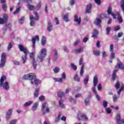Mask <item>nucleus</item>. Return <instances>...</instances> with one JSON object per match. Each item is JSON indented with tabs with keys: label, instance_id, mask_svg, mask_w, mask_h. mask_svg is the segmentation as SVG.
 <instances>
[{
	"label": "nucleus",
	"instance_id": "obj_1",
	"mask_svg": "<svg viewBox=\"0 0 124 124\" xmlns=\"http://www.w3.org/2000/svg\"><path fill=\"white\" fill-rule=\"evenodd\" d=\"M18 48L20 52H23V53H24V55L22 57L23 61L22 63H26V62H27V57L28 56V54H29V50H28L27 48L24 47V46L22 45H19Z\"/></svg>",
	"mask_w": 124,
	"mask_h": 124
},
{
	"label": "nucleus",
	"instance_id": "obj_2",
	"mask_svg": "<svg viewBox=\"0 0 124 124\" xmlns=\"http://www.w3.org/2000/svg\"><path fill=\"white\" fill-rule=\"evenodd\" d=\"M46 56H47V50L46 48H43L41 50L40 55L37 57V59L39 62H42Z\"/></svg>",
	"mask_w": 124,
	"mask_h": 124
},
{
	"label": "nucleus",
	"instance_id": "obj_3",
	"mask_svg": "<svg viewBox=\"0 0 124 124\" xmlns=\"http://www.w3.org/2000/svg\"><path fill=\"white\" fill-rule=\"evenodd\" d=\"M34 14L35 17H33L32 16H30V19L31 21L30 25L31 26V27H34L35 24V22H34V21H33L34 20H35V21H38V20H39V15H38L37 12L34 11Z\"/></svg>",
	"mask_w": 124,
	"mask_h": 124
},
{
	"label": "nucleus",
	"instance_id": "obj_4",
	"mask_svg": "<svg viewBox=\"0 0 124 124\" xmlns=\"http://www.w3.org/2000/svg\"><path fill=\"white\" fill-rule=\"evenodd\" d=\"M6 53H2L1 56V60L0 61V68H2L5 65L6 62Z\"/></svg>",
	"mask_w": 124,
	"mask_h": 124
},
{
	"label": "nucleus",
	"instance_id": "obj_5",
	"mask_svg": "<svg viewBox=\"0 0 124 124\" xmlns=\"http://www.w3.org/2000/svg\"><path fill=\"white\" fill-rule=\"evenodd\" d=\"M41 111L43 112V115H46V113H49L50 112V108L47 105V103L45 102L43 103L42 105Z\"/></svg>",
	"mask_w": 124,
	"mask_h": 124
},
{
	"label": "nucleus",
	"instance_id": "obj_6",
	"mask_svg": "<svg viewBox=\"0 0 124 124\" xmlns=\"http://www.w3.org/2000/svg\"><path fill=\"white\" fill-rule=\"evenodd\" d=\"M83 62H84V59L83 58H80L79 61V65H81V64H82L79 73L80 76H82V75H84V63H83Z\"/></svg>",
	"mask_w": 124,
	"mask_h": 124
},
{
	"label": "nucleus",
	"instance_id": "obj_7",
	"mask_svg": "<svg viewBox=\"0 0 124 124\" xmlns=\"http://www.w3.org/2000/svg\"><path fill=\"white\" fill-rule=\"evenodd\" d=\"M35 83V86H38L39 84H40V80L36 78V76L34 75L33 78L31 81V84L33 85Z\"/></svg>",
	"mask_w": 124,
	"mask_h": 124
},
{
	"label": "nucleus",
	"instance_id": "obj_8",
	"mask_svg": "<svg viewBox=\"0 0 124 124\" xmlns=\"http://www.w3.org/2000/svg\"><path fill=\"white\" fill-rule=\"evenodd\" d=\"M7 20H8V15L6 14H4L2 18L0 17V24L2 25V24H5V23H7Z\"/></svg>",
	"mask_w": 124,
	"mask_h": 124
},
{
	"label": "nucleus",
	"instance_id": "obj_9",
	"mask_svg": "<svg viewBox=\"0 0 124 124\" xmlns=\"http://www.w3.org/2000/svg\"><path fill=\"white\" fill-rule=\"evenodd\" d=\"M34 76V74L33 73L29 74L24 75L23 76V79H24V80H30V81H31Z\"/></svg>",
	"mask_w": 124,
	"mask_h": 124
},
{
	"label": "nucleus",
	"instance_id": "obj_10",
	"mask_svg": "<svg viewBox=\"0 0 124 124\" xmlns=\"http://www.w3.org/2000/svg\"><path fill=\"white\" fill-rule=\"evenodd\" d=\"M117 124H124V119H121V114L118 113L116 116Z\"/></svg>",
	"mask_w": 124,
	"mask_h": 124
},
{
	"label": "nucleus",
	"instance_id": "obj_11",
	"mask_svg": "<svg viewBox=\"0 0 124 124\" xmlns=\"http://www.w3.org/2000/svg\"><path fill=\"white\" fill-rule=\"evenodd\" d=\"M101 19L102 18L101 17H96L95 21H94V24L95 26H98L100 28H101Z\"/></svg>",
	"mask_w": 124,
	"mask_h": 124
},
{
	"label": "nucleus",
	"instance_id": "obj_12",
	"mask_svg": "<svg viewBox=\"0 0 124 124\" xmlns=\"http://www.w3.org/2000/svg\"><path fill=\"white\" fill-rule=\"evenodd\" d=\"M35 39H36V40H38V41L39 40V36H38V35H36L35 36V38H32V49H33V50H35V42H36Z\"/></svg>",
	"mask_w": 124,
	"mask_h": 124
},
{
	"label": "nucleus",
	"instance_id": "obj_13",
	"mask_svg": "<svg viewBox=\"0 0 124 124\" xmlns=\"http://www.w3.org/2000/svg\"><path fill=\"white\" fill-rule=\"evenodd\" d=\"M74 22H76L78 25H80L81 24V17H79V16L77 15L74 16Z\"/></svg>",
	"mask_w": 124,
	"mask_h": 124
},
{
	"label": "nucleus",
	"instance_id": "obj_14",
	"mask_svg": "<svg viewBox=\"0 0 124 124\" xmlns=\"http://www.w3.org/2000/svg\"><path fill=\"white\" fill-rule=\"evenodd\" d=\"M12 112H13V110L12 109H9L6 114V119L7 121H9L11 115H12Z\"/></svg>",
	"mask_w": 124,
	"mask_h": 124
},
{
	"label": "nucleus",
	"instance_id": "obj_15",
	"mask_svg": "<svg viewBox=\"0 0 124 124\" xmlns=\"http://www.w3.org/2000/svg\"><path fill=\"white\" fill-rule=\"evenodd\" d=\"M107 13L108 15H111V16H112L113 19H116V15L112 13V7H108Z\"/></svg>",
	"mask_w": 124,
	"mask_h": 124
},
{
	"label": "nucleus",
	"instance_id": "obj_16",
	"mask_svg": "<svg viewBox=\"0 0 124 124\" xmlns=\"http://www.w3.org/2000/svg\"><path fill=\"white\" fill-rule=\"evenodd\" d=\"M93 5L91 3H89L87 5L86 8V13H91Z\"/></svg>",
	"mask_w": 124,
	"mask_h": 124
},
{
	"label": "nucleus",
	"instance_id": "obj_17",
	"mask_svg": "<svg viewBox=\"0 0 124 124\" xmlns=\"http://www.w3.org/2000/svg\"><path fill=\"white\" fill-rule=\"evenodd\" d=\"M47 30L48 32L52 31H53V25H52V22L49 21L47 23Z\"/></svg>",
	"mask_w": 124,
	"mask_h": 124
},
{
	"label": "nucleus",
	"instance_id": "obj_18",
	"mask_svg": "<svg viewBox=\"0 0 124 124\" xmlns=\"http://www.w3.org/2000/svg\"><path fill=\"white\" fill-rule=\"evenodd\" d=\"M53 61H57L58 60V50L56 49H53Z\"/></svg>",
	"mask_w": 124,
	"mask_h": 124
},
{
	"label": "nucleus",
	"instance_id": "obj_19",
	"mask_svg": "<svg viewBox=\"0 0 124 124\" xmlns=\"http://www.w3.org/2000/svg\"><path fill=\"white\" fill-rule=\"evenodd\" d=\"M90 79V77L89 75H87L86 76V78L84 79L83 82H84V85L85 86V88H87V85H88V83H89V79Z\"/></svg>",
	"mask_w": 124,
	"mask_h": 124
},
{
	"label": "nucleus",
	"instance_id": "obj_20",
	"mask_svg": "<svg viewBox=\"0 0 124 124\" xmlns=\"http://www.w3.org/2000/svg\"><path fill=\"white\" fill-rule=\"evenodd\" d=\"M2 88L4 89V90H5L6 91H8L9 90V85H8V82H4L2 85Z\"/></svg>",
	"mask_w": 124,
	"mask_h": 124
},
{
	"label": "nucleus",
	"instance_id": "obj_21",
	"mask_svg": "<svg viewBox=\"0 0 124 124\" xmlns=\"http://www.w3.org/2000/svg\"><path fill=\"white\" fill-rule=\"evenodd\" d=\"M97 83H98V78H97V76H95L93 78V84L94 87H96V85H97Z\"/></svg>",
	"mask_w": 124,
	"mask_h": 124
},
{
	"label": "nucleus",
	"instance_id": "obj_22",
	"mask_svg": "<svg viewBox=\"0 0 124 124\" xmlns=\"http://www.w3.org/2000/svg\"><path fill=\"white\" fill-rule=\"evenodd\" d=\"M98 35V30L94 29V32L93 33L91 37H93V38H97Z\"/></svg>",
	"mask_w": 124,
	"mask_h": 124
},
{
	"label": "nucleus",
	"instance_id": "obj_23",
	"mask_svg": "<svg viewBox=\"0 0 124 124\" xmlns=\"http://www.w3.org/2000/svg\"><path fill=\"white\" fill-rule=\"evenodd\" d=\"M116 16H118L117 17V19L119 21V24H122L123 22V18L122 16H120V13L118 12L116 14H115Z\"/></svg>",
	"mask_w": 124,
	"mask_h": 124
},
{
	"label": "nucleus",
	"instance_id": "obj_24",
	"mask_svg": "<svg viewBox=\"0 0 124 124\" xmlns=\"http://www.w3.org/2000/svg\"><path fill=\"white\" fill-rule=\"evenodd\" d=\"M5 80H6V77L5 76H2L0 79V87L2 86V84H3V82L4 81H5Z\"/></svg>",
	"mask_w": 124,
	"mask_h": 124
},
{
	"label": "nucleus",
	"instance_id": "obj_25",
	"mask_svg": "<svg viewBox=\"0 0 124 124\" xmlns=\"http://www.w3.org/2000/svg\"><path fill=\"white\" fill-rule=\"evenodd\" d=\"M39 94V88H37L34 92V97H38V95Z\"/></svg>",
	"mask_w": 124,
	"mask_h": 124
},
{
	"label": "nucleus",
	"instance_id": "obj_26",
	"mask_svg": "<svg viewBox=\"0 0 124 124\" xmlns=\"http://www.w3.org/2000/svg\"><path fill=\"white\" fill-rule=\"evenodd\" d=\"M118 69H116L113 71V73L112 76V79L113 81H115V80H116V77H117V75L116 74V72H118Z\"/></svg>",
	"mask_w": 124,
	"mask_h": 124
},
{
	"label": "nucleus",
	"instance_id": "obj_27",
	"mask_svg": "<svg viewBox=\"0 0 124 124\" xmlns=\"http://www.w3.org/2000/svg\"><path fill=\"white\" fill-rule=\"evenodd\" d=\"M68 15H69V13H67L63 16V19L65 22H69V18H68Z\"/></svg>",
	"mask_w": 124,
	"mask_h": 124
},
{
	"label": "nucleus",
	"instance_id": "obj_28",
	"mask_svg": "<svg viewBox=\"0 0 124 124\" xmlns=\"http://www.w3.org/2000/svg\"><path fill=\"white\" fill-rule=\"evenodd\" d=\"M116 68H120V69H124V65L122 62H120L117 63V65L115 66Z\"/></svg>",
	"mask_w": 124,
	"mask_h": 124
},
{
	"label": "nucleus",
	"instance_id": "obj_29",
	"mask_svg": "<svg viewBox=\"0 0 124 124\" xmlns=\"http://www.w3.org/2000/svg\"><path fill=\"white\" fill-rule=\"evenodd\" d=\"M32 64L34 69H36V67H37V62L35 59L34 60H32Z\"/></svg>",
	"mask_w": 124,
	"mask_h": 124
},
{
	"label": "nucleus",
	"instance_id": "obj_30",
	"mask_svg": "<svg viewBox=\"0 0 124 124\" xmlns=\"http://www.w3.org/2000/svg\"><path fill=\"white\" fill-rule=\"evenodd\" d=\"M32 103H33V101H29L28 102H27L24 104V106H25V107H28V106H31V105Z\"/></svg>",
	"mask_w": 124,
	"mask_h": 124
},
{
	"label": "nucleus",
	"instance_id": "obj_31",
	"mask_svg": "<svg viewBox=\"0 0 124 124\" xmlns=\"http://www.w3.org/2000/svg\"><path fill=\"white\" fill-rule=\"evenodd\" d=\"M37 107H38V103L36 102L34 103V104L33 105L32 107V111H35V110L37 109Z\"/></svg>",
	"mask_w": 124,
	"mask_h": 124
},
{
	"label": "nucleus",
	"instance_id": "obj_32",
	"mask_svg": "<svg viewBox=\"0 0 124 124\" xmlns=\"http://www.w3.org/2000/svg\"><path fill=\"white\" fill-rule=\"evenodd\" d=\"M46 38L43 36L41 40V44L42 46H44L46 44Z\"/></svg>",
	"mask_w": 124,
	"mask_h": 124
},
{
	"label": "nucleus",
	"instance_id": "obj_33",
	"mask_svg": "<svg viewBox=\"0 0 124 124\" xmlns=\"http://www.w3.org/2000/svg\"><path fill=\"white\" fill-rule=\"evenodd\" d=\"M12 47H13V42H11L9 43L8 47H7V50L10 51V50L11 49V48H12Z\"/></svg>",
	"mask_w": 124,
	"mask_h": 124
},
{
	"label": "nucleus",
	"instance_id": "obj_34",
	"mask_svg": "<svg viewBox=\"0 0 124 124\" xmlns=\"http://www.w3.org/2000/svg\"><path fill=\"white\" fill-rule=\"evenodd\" d=\"M59 106L61 107V108H64V105L63 104V101L62 100L60 99L59 102Z\"/></svg>",
	"mask_w": 124,
	"mask_h": 124
},
{
	"label": "nucleus",
	"instance_id": "obj_35",
	"mask_svg": "<svg viewBox=\"0 0 124 124\" xmlns=\"http://www.w3.org/2000/svg\"><path fill=\"white\" fill-rule=\"evenodd\" d=\"M74 81H76V82H80V78H79V76H78V75H75L74 77Z\"/></svg>",
	"mask_w": 124,
	"mask_h": 124
},
{
	"label": "nucleus",
	"instance_id": "obj_36",
	"mask_svg": "<svg viewBox=\"0 0 124 124\" xmlns=\"http://www.w3.org/2000/svg\"><path fill=\"white\" fill-rule=\"evenodd\" d=\"M93 54L95 56H98L100 55V52L98 50H93Z\"/></svg>",
	"mask_w": 124,
	"mask_h": 124
},
{
	"label": "nucleus",
	"instance_id": "obj_37",
	"mask_svg": "<svg viewBox=\"0 0 124 124\" xmlns=\"http://www.w3.org/2000/svg\"><path fill=\"white\" fill-rule=\"evenodd\" d=\"M53 80H54V82H59V83H62V79L60 78H54Z\"/></svg>",
	"mask_w": 124,
	"mask_h": 124
},
{
	"label": "nucleus",
	"instance_id": "obj_38",
	"mask_svg": "<svg viewBox=\"0 0 124 124\" xmlns=\"http://www.w3.org/2000/svg\"><path fill=\"white\" fill-rule=\"evenodd\" d=\"M120 86H121V83H120V82H119V81H117L115 85H114L115 88L117 90H119V89H120Z\"/></svg>",
	"mask_w": 124,
	"mask_h": 124
},
{
	"label": "nucleus",
	"instance_id": "obj_39",
	"mask_svg": "<svg viewBox=\"0 0 124 124\" xmlns=\"http://www.w3.org/2000/svg\"><path fill=\"white\" fill-rule=\"evenodd\" d=\"M62 116L61 113H59L58 117L56 118V120L55 121V123H59L60 121L61 120V117Z\"/></svg>",
	"mask_w": 124,
	"mask_h": 124
},
{
	"label": "nucleus",
	"instance_id": "obj_40",
	"mask_svg": "<svg viewBox=\"0 0 124 124\" xmlns=\"http://www.w3.org/2000/svg\"><path fill=\"white\" fill-rule=\"evenodd\" d=\"M111 31V27H107L106 29V34L107 35H109L110 34V31Z\"/></svg>",
	"mask_w": 124,
	"mask_h": 124
},
{
	"label": "nucleus",
	"instance_id": "obj_41",
	"mask_svg": "<svg viewBox=\"0 0 124 124\" xmlns=\"http://www.w3.org/2000/svg\"><path fill=\"white\" fill-rule=\"evenodd\" d=\"M28 6V8L29 9V10H34L35 9V7H34V6L32 5H31L29 3H28L27 4Z\"/></svg>",
	"mask_w": 124,
	"mask_h": 124
},
{
	"label": "nucleus",
	"instance_id": "obj_42",
	"mask_svg": "<svg viewBox=\"0 0 124 124\" xmlns=\"http://www.w3.org/2000/svg\"><path fill=\"white\" fill-rule=\"evenodd\" d=\"M60 79H62V83L63 82V80H65L66 79V75H65V73H62V78Z\"/></svg>",
	"mask_w": 124,
	"mask_h": 124
},
{
	"label": "nucleus",
	"instance_id": "obj_43",
	"mask_svg": "<svg viewBox=\"0 0 124 124\" xmlns=\"http://www.w3.org/2000/svg\"><path fill=\"white\" fill-rule=\"evenodd\" d=\"M89 103H90V99L88 98H85L84 100V105H85V106H88Z\"/></svg>",
	"mask_w": 124,
	"mask_h": 124
},
{
	"label": "nucleus",
	"instance_id": "obj_44",
	"mask_svg": "<svg viewBox=\"0 0 124 124\" xmlns=\"http://www.w3.org/2000/svg\"><path fill=\"white\" fill-rule=\"evenodd\" d=\"M34 52H32L30 53V58L31 59V60H32V61L35 60V58H34Z\"/></svg>",
	"mask_w": 124,
	"mask_h": 124
},
{
	"label": "nucleus",
	"instance_id": "obj_45",
	"mask_svg": "<svg viewBox=\"0 0 124 124\" xmlns=\"http://www.w3.org/2000/svg\"><path fill=\"white\" fill-rule=\"evenodd\" d=\"M71 67L72 69H73V70H75V71H76V70H77V66L76 65H75L74 63H71Z\"/></svg>",
	"mask_w": 124,
	"mask_h": 124
},
{
	"label": "nucleus",
	"instance_id": "obj_46",
	"mask_svg": "<svg viewBox=\"0 0 124 124\" xmlns=\"http://www.w3.org/2000/svg\"><path fill=\"white\" fill-rule=\"evenodd\" d=\"M58 97H63L64 96V93L63 92H60L58 93Z\"/></svg>",
	"mask_w": 124,
	"mask_h": 124
},
{
	"label": "nucleus",
	"instance_id": "obj_47",
	"mask_svg": "<svg viewBox=\"0 0 124 124\" xmlns=\"http://www.w3.org/2000/svg\"><path fill=\"white\" fill-rule=\"evenodd\" d=\"M82 51V48H79V49H74L72 50V52L73 53H81Z\"/></svg>",
	"mask_w": 124,
	"mask_h": 124
},
{
	"label": "nucleus",
	"instance_id": "obj_48",
	"mask_svg": "<svg viewBox=\"0 0 124 124\" xmlns=\"http://www.w3.org/2000/svg\"><path fill=\"white\" fill-rule=\"evenodd\" d=\"M119 97H117V95H114L113 97V102H117V101H118V98H119Z\"/></svg>",
	"mask_w": 124,
	"mask_h": 124
},
{
	"label": "nucleus",
	"instance_id": "obj_49",
	"mask_svg": "<svg viewBox=\"0 0 124 124\" xmlns=\"http://www.w3.org/2000/svg\"><path fill=\"white\" fill-rule=\"evenodd\" d=\"M53 71L54 73H59L60 72V68L58 67H56L54 68H53Z\"/></svg>",
	"mask_w": 124,
	"mask_h": 124
},
{
	"label": "nucleus",
	"instance_id": "obj_50",
	"mask_svg": "<svg viewBox=\"0 0 124 124\" xmlns=\"http://www.w3.org/2000/svg\"><path fill=\"white\" fill-rule=\"evenodd\" d=\"M19 24H20V25H22V24L24 23V21H25V17L22 16L21 17V18L19 19Z\"/></svg>",
	"mask_w": 124,
	"mask_h": 124
},
{
	"label": "nucleus",
	"instance_id": "obj_51",
	"mask_svg": "<svg viewBox=\"0 0 124 124\" xmlns=\"http://www.w3.org/2000/svg\"><path fill=\"white\" fill-rule=\"evenodd\" d=\"M103 106L104 108H106L107 106H108V102L106 100H104L103 101Z\"/></svg>",
	"mask_w": 124,
	"mask_h": 124
},
{
	"label": "nucleus",
	"instance_id": "obj_52",
	"mask_svg": "<svg viewBox=\"0 0 124 124\" xmlns=\"http://www.w3.org/2000/svg\"><path fill=\"white\" fill-rule=\"evenodd\" d=\"M119 30H121V26L120 25H118L114 28V31H119Z\"/></svg>",
	"mask_w": 124,
	"mask_h": 124
},
{
	"label": "nucleus",
	"instance_id": "obj_53",
	"mask_svg": "<svg viewBox=\"0 0 124 124\" xmlns=\"http://www.w3.org/2000/svg\"><path fill=\"white\" fill-rule=\"evenodd\" d=\"M41 6H42V4H41V2H39L36 6V9L37 10H39V9H40V8H41Z\"/></svg>",
	"mask_w": 124,
	"mask_h": 124
},
{
	"label": "nucleus",
	"instance_id": "obj_54",
	"mask_svg": "<svg viewBox=\"0 0 124 124\" xmlns=\"http://www.w3.org/2000/svg\"><path fill=\"white\" fill-rule=\"evenodd\" d=\"M7 29H8V26L7 25H6L3 28V34H5V32H6V31H7Z\"/></svg>",
	"mask_w": 124,
	"mask_h": 124
},
{
	"label": "nucleus",
	"instance_id": "obj_55",
	"mask_svg": "<svg viewBox=\"0 0 124 124\" xmlns=\"http://www.w3.org/2000/svg\"><path fill=\"white\" fill-rule=\"evenodd\" d=\"M109 51L110 52H114V45L111 44L109 46Z\"/></svg>",
	"mask_w": 124,
	"mask_h": 124
},
{
	"label": "nucleus",
	"instance_id": "obj_56",
	"mask_svg": "<svg viewBox=\"0 0 124 124\" xmlns=\"http://www.w3.org/2000/svg\"><path fill=\"white\" fill-rule=\"evenodd\" d=\"M115 59V52H111L110 60H114Z\"/></svg>",
	"mask_w": 124,
	"mask_h": 124
},
{
	"label": "nucleus",
	"instance_id": "obj_57",
	"mask_svg": "<svg viewBox=\"0 0 124 124\" xmlns=\"http://www.w3.org/2000/svg\"><path fill=\"white\" fill-rule=\"evenodd\" d=\"M17 121V119H13L10 122V124H16Z\"/></svg>",
	"mask_w": 124,
	"mask_h": 124
},
{
	"label": "nucleus",
	"instance_id": "obj_58",
	"mask_svg": "<svg viewBox=\"0 0 124 124\" xmlns=\"http://www.w3.org/2000/svg\"><path fill=\"white\" fill-rule=\"evenodd\" d=\"M81 118H82V119H83L84 121H88V117H87V115L85 114L81 115Z\"/></svg>",
	"mask_w": 124,
	"mask_h": 124
},
{
	"label": "nucleus",
	"instance_id": "obj_59",
	"mask_svg": "<svg viewBox=\"0 0 124 124\" xmlns=\"http://www.w3.org/2000/svg\"><path fill=\"white\" fill-rule=\"evenodd\" d=\"M69 100L72 103H75V102H76V100L72 98V97H70Z\"/></svg>",
	"mask_w": 124,
	"mask_h": 124
},
{
	"label": "nucleus",
	"instance_id": "obj_60",
	"mask_svg": "<svg viewBox=\"0 0 124 124\" xmlns=\"http://www.w3.org/2000/svg\"><path fill=\"white\" fill-rule=\"evenodd\" d=\"M20 10H21V7L17 8L16 9V11L14 13V14H15V15L18 14V13H19V12L20 11Z\"/></svg>",
	"mask_w": 124,
	"mask_h": 124
},
{
	"label": "nucleus",
	"instance_id": "obj_61",
	"mask_svg": "<svg viewBox=\"0 0 124 124\" xmlns=\"http://www.w3.org/2000/svg\"><path fill=\"white\" fill-rule=\"evenodd\" d=\"M106 112L107 114H111V109H110V108H106Z\"/></svg>",
	"mask_w": 124,
	"mask_h": 124
},
{
	"label": "nucleus",
	"instance_id": "obj_62",
	"mask_svg": "<svg viewBox=\"0 0 124 124\" xmlns=\"http://www.w3.org/2000/svg\"><path fill=\"white\" fill-rule=\"evenodd\" d=\"M97 89H98V91H101V89H102V87L101 86V84L99 83L97 85Z\"/></svg>",
	"mask_w": 124,
	"mask_h": 124
},
{
	"label": "nucleus",
	"instance_id": "obj_63",
	"mask_svg": "<svg viewBox=\"0 0 124 124\" xmlns=\"http://www.w3.org/2000/svg\"><path fill=\"white\" fill-rule=\"evenodd\" d=\"M88 40H89V37L87 36V37H84L83 39V42H84V43H86V42H87Z\"/></svg>",
	"mask_w": 124,
	"mask_h": 124
},
{
	"label": "nucleus",
	"instance_id": "obj_64",
	"mask_svg": "<svg viewBox=\"0 0 124 124\" xmlns=\"http://www.w3.org/2000/svg\"><path fill=\"white\" fill-rule=\"evenodd\" d=\"M88 97H87V98H89V99H91V98H92V92H88Z\"/></svg>",
	"mask_w": 124,
	"mask_h": 124
}]
</instances>
